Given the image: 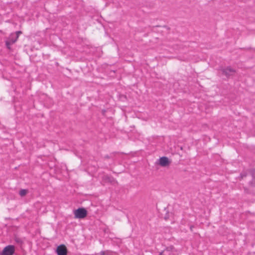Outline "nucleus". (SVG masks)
Returning <instances> with one entry per match:
<instances>
[{
	"instance_id": "9",
	"label": "nucleus",
	"mask_w": 255,
	"mask_h": 255,
	"mask_svg": "<svg viewBox=\"0 0 255 255\" xmlns=\"http://www.w3.org/2000/svg\"><path fill=\"white\" fill-rule=\"evenodd\" d=\"M252 178V180L250 182L249 184L251 187H255V177Z\"/></svg>"
},
{
	"instance_id": "17",
	"label": "nucleus",
	"mask_w": 255,
	"mask_h": 255,
	"mask_svg": "<svg viewBox=\"0 0 255 255\" xmlns=\"http://www.w3.org/2000/svg\"><path fill=\"white\" fill-rule=\"evenodd\" d=\"M105 158H107V159H109V158H110V156H109V155H106V156H105Z\"/></svg>"
},
{
	"instance_id": "12",
	"label": "nucleus",
	"mask_w": 255,
	"mask_h": 255,
	"mask_svg": "<svg viewBox=\"0 0 255 255\" xmlns=\"http://www.w3.org/2000/svg\"><path fill=\"white\" fill-rule=\"evenodd\" d=\"M250 172L252 176V177H255V168L251 169Z\"/></svg>"
},
{
	"instance_id": "8",
	"label": "nucleus",
	"mask_w": 255,
	"mask_h": 255,
	"mask_svg": "<svg viewBox=\"0 0 255 255\" xmlns=\"http://www.w3.org/2000/svg\"><path fill=\"white\" fill-rule=\"evenodd\" d=\"M28 192L27 189H21L19 191V194L21 196H25Z\"/></svg>"
},
{
	"instance_id": "1",
	"label": "nucleus",
	"mask_w": 255,
	"mask_h": 255,
	"mask_svg": "<svg viewBox=\"0 0 255 255\" xmlns=\"http://www.w3.org/2000/svg\"><path fill=\"white\" fill-rule=\"evenodd\" d=\"M75 218L83 219L87 215V211L84 208H79L74 211Z\"/></svg>"
},
{
	"instance_id": "5",
	"label": "nucleus",
	"mask_w": 255,
	"mask_h": 255,
	"mask_svg": "<svg viewBox=\"0 0 255 255\" xmlns=\"http://www.w3.org/2000/svg\"><path fill=\"white\" fill-rule=\"evenodd\" d=\"M222 72L227 77H229L230 75V73H235L236 70L232 68L230 66H228L226 68L222 69Z\"/></svg>"
},
{
	"instance_id": "13",
	"label": "nucleus",
	"mask_w": 255,
	"mask_h": 255,
	"mask_svg": "<svg viewBox=\"0 0 255 255\" xmlns=\"http://www.w3.org/2000/svg\"><path fill=\"white\" fill-rule=\"evenodd\" d=\"M15 241L16 242H17L20 244H22L23 243L22 241L20 238H15Z\"/></svg>"
},
{
	"instance_id": "11",
	"label": "nucleus",
	"mask_w": 255,
	"mask_h": 255,
	"mask_svg": "<svg viewBox=\"0 0 255 255\" xmlns=\"http://www.w3.org/2000/svg\"><path fill=\"white\" fill-rule=\"evenodd\" d=\"M11 44H12V43H11L9 41H7V40H6L5 41V45H6V48L10 50L11 49V47H10V45Z\"/></svg>"
},
{
	"instance_id": "19",
	"label": "nucleus",
	"mask_w": 255,
	"mask_h": 255,
	"mask_svg": "<svg viewBox=\"0 0 255 255\" xmlns=\"http://www.w3.org/2000/svg\"><path fill=\"white\" fill-rule=\"evenodd\" d=\"M162 254H163V252H161L160 253L159 255H162Z\"/></svg>"
},
{
	"instance_id": "7",
	"label": "nucleus",
	"mask_w": 255,
	"mask_h": 255,
	"mask_svg": "<svg viewBox=\"0 0 255 255\" xmlns=\"http://www.w3.org/2000/svg\"><path fill=\"white\" fill-rule=\"evenodd\" d=\"M18 39V36H15L14 33H12L10 34L8 38V41L11 43L14 44Z\"/></svg>"
},
{
	"instance_id": "6",
	"label": "nucleus",
	"mask_w": 255,
	"mask_h": 255,
	"mask_svg": "<svg viewBox=\"0 0 255 255\" xmlns=\"http://www.w3.org/2000/svg\"><path fill=\"white\" fill-rule=\"evenodd\" d=\"M171 219V223L173 224L175 222V218H174V214L173 213L167 212L165 216L164 219L167 221L170 219Z\"/></svg>"
},
{
	"instance_id": "2",
	"label": "nucleus",
	"mask_w": 255,
	"mask_h": 255,
	"mask_svg": "<svg viewBox=\"0 0 255 255\" xmlns=\"http://www.w3.org/2000/svg\"><path fill=\"white\" fill-rule=\"evenodd\" d=\"M14 251V247L12 245H8L3 248L0 255H13Z\"/></svg>"
},
{
	"instance_id": "15",
	"label": "nucleus",
	"mask_w": 255,
	"mask_h": 255,
	"mask_svg": "<svg viewBox=\"0 0 255 255\" xmlns=\"http://www.w3.org/2000/svg\"><path fill=\"white\" fill-rule=\"evenodd\" d=\"M22 33L21 31H17L15 32V36H18V38L19 37V34Z\"/></svg>"
},
{
	"instance_id": "4",
	"label": "nucleus",
	"mask_w": 255,
	"mask_h": 255,
	"mask_svg": "<svg viewBox=\"0 0 255 255\" xmlns=\"http://www.w3.org/2000/svg\"><path fill=\"white\" fill-rule=\"evenodd\" d=\"M159 164L161 166H163V167L168 165L170 163L168 158L165 156H163V157H160L159 159Z\"/></svg>"
},
{
	"instance_id": "16",
	"label": "nucleus",
	"mask_w": 255,
	"mask_h": 255,
	"mask_svg": "<svg viewBox=\"0 0 255 255\" xmlns=\"http://www.w3.org/2000/svg\"><path fill=\"white\" fill-rule=\"evenodd\" d=\"M194 226H193V225H191V226H190V230H191V231H193V229L194 228Z\"/></svg>"
},
{
	"instance_id": "18",
	"label": "nucleus",
	"mask_w": 255,
	"mask_h": 255,
	"mask_svg": "<svg viewBox=\"0 0 255 255\" xmlns=\"http://www.w3.org/2000/svg\"><path fill=\"white\" fill-rule=\"evenodd\" d=\"M101 255H105V253H104V252H102L101 253Z\"/></svg>"
},
{
	"instance_id": "14",
	"label": "nucleus",
	"mask_w": 255,
	"mask_h": 255,
	"mask_svg": "<svg viewBox=\"0 0 255 255\" xmlns=\"http://www.w3.org/2000/svg\"><path fill=\"white\" fill-rule=\"evenodd\" d=\"M105 179L106 180H107L110 182H111L112 181L111 180V177H110L109 176H105Z\"/></svg>"
},
{
	"instance_id": "10",
	"label": "nucleus",
	"mask_w": 255,
	"mask_h": 255,
	"mask_svg": "<svg viewBox=\"0 0 255 255\" xmlns=\"http://www.w3.org/2000/svg\"><path fill=\"white\" fill-rule=\"evenodd\" d=\"M247 176V172L241 173L239 177L240 180H242L244 177H246Z\"/></svg>"
},
{
	"instance_id": "3",
	"label": "nucleus",
	"mask_w": 255,
	"mask_h": 255,
	"mask_svg": "<svg viewBox=\"0 0 255 255\" xmlns=\"http://www.w3.org/2000/svg\"><path fill=\"white\" fill-rule=\"evenodd\" d=\"M56 253L57 255H67L68 251L65 245L62 244L57 247Z\"/></svg>"
}]
</instances>
